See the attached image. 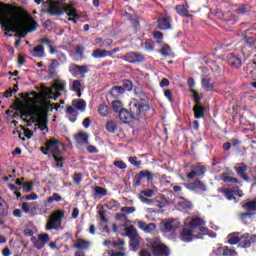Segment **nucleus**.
Wrapping results in <instances>:
<instances>
[{
    "mask_svg": "<svg viewBox=\"0 0 256 256\" xmlns=\"http://www.w3.org/2000/svg\"><path fill=\"white\" fill-rule=\"evenodd\" d=\"M14 13L25 15L26 11L21 7H15L11 4L0 2V23L2 30L19 33V27L15 24V17H13Z\"/></svg>",
    "mask_w": 256,
    "mask_h": 256,
    "instance_id": "f257e3e1",
    "label": "nucleus"
},
{
    "mask_svg": "<svg viewBox=\"0 0 256 256\" xmlns=\"http://www.w3.org/2000/svg\"><path fill=\"white\" fill-rule=\"evenodd\" d=\"M134 95L130 102L133 113H147L151 110V104H149V96L143 91L142 88H134Z\"/></svg>",
    "mask_w": 256,
    "mask_h": 256,
    "instance_id": "f03ea898",
    "label": "nucleus"
},
{
    "mask_svg": "<svg viewBox=\"0 0 256 256\" xmlns=\"http://www.w3.org/2000/svg\"><path fill=\"white\" fill-rule=\"evenodd\" d=\"M47 149H51V155L56 161V167L62 168L65 161V157L61 156L63 155V151L59 149V140L57 138H52L50 140H47Z\"/></svg>",
    "mask_w": 256,
    "mask_h": 256,
    "instance_id": "7ed1b4c3",
    "label": "nucleus"
},
{
    "mask_svg": "<svg viewBox=\"0 0 256 256\" xmlns=\"http://www.w3.org/2000/svg\"><path fill=\"white\" fill-rule=\"evenodd\" d=\"M242 209L246 212L238 214V217L244 225H247V219H253L256 211V198L254 200L242 203Z\"/></svg>",
    "mask_w": 256,
    "mask_h": 256,
    "instance_id": "20e7f679",
    "label": "nucleus"
},
{
    "mask_svg": "<svg viewBox=\"0 0 256 256\" xmlns=\"http://www.w3.org/2000/svg\"><path fill=\"white\" fill-rule=\"evenodd\" d=\"M42 13H49L51 17H61L63 8L59 6V2L48 0L42 3Z\"/></svg>",
    "mask_w": 256,
    "mask_h": 256,
    "instance_id": "39448f33",
    "label": "nucleus"
},
{
    "mask_svg": "<svg viewBox=\"0 0 256 256\" xmlns=\"http://www.w3.org/2000/svg\"><path fill=\"white\" fill-rule=\"evenodd\" d=\"M68 70L69 73H71L72 77H75L76 79H85V75L89 73V65H78L75 63H71Z\"/></svg>",
    "mask_w": 256,
    "mask_h": 256,
    "instance_id": "423d86ee",
    "label": "nucleus"
},
{
    "mask_svg": "<svg viewBox=\"0 0 256 256\" xmlns=\"http://www.w3.org/2000/svg\"><path fill=\"white\" fill-rule=\"evenodd\" d=\"M129 107H130V111L123 108L119 112V119H120V121H122V123H129V121H131V119H135L136 121H139V118L143 117V115H145L144 112L134 113L131 103L129 104Z\"/></svg>",
    "mask_w": 256,
    "mask_h": 256,
    "instance_id": "0eeeda50",
    "label": "nucleus"
},
{
    "mask_svg": "<svg viewBox=\"0 0 256 256\" xmlns=\"http://www.w3.org/2000/svg\"><path fill=\"white\" fill-rule=\"evenodd\" d=\"M63 217H65V211L56 210L47 222L46 230L52 231V229H57V225H61L63 222Z\"/></svg>",
    "mask_w": 256,
    "mask_h": 256,
    "instance_id": "6e6552de",
    "label": "nucleus"
},
{
    "mask_svg": "<svg viewBox=\"0 0 256 256\" xmlns=\"http://www.w3.org/2000/svg\"><path fill=\"white\" fill-rule=\"evenodd\" d=\"M218 193H222L228 201L235 200V195L236 197H243V195H245L239 186H234L233 188H220L218 189Z\"/></svg>",
    "mask_w": 256,
    "mask_h": 256,
    "instance_id": "1a4fd4ad",
    "label": "nucleus"
},
{
    "mask_svg": "<svg viewBox=\"0 0 256 256\" xmlns=\"http://www.w3.org/2000/svg\"><path fill=\"white\" fill-rule=\"evenodd\" d=\"M207 173V166L203 163H197L190 166V172L186 175L187 179H195V177H203Z\"/></svg>",
    "mask_w": 256,
    "mask_h": 256,
    "instance_id": "9d476101",
    "label": "nucleus"
},
{
    "mask_svg": "<svg viewBox=\"0 0 256 256\" xmlns=\"http://www.w3.org/2000/svg\"><path fill=\"white\" fill-rule=\"evenodd\" d=\"M151 251L153 256H169L171 252L169 248L161 241H154L151 243Z\"/></svg>",
    "mask_w": 256,
    "mask_h": 256,
    "instance_id": "9b49d317",
    "label": "nucleus"
},
{
    "mask_svg": "<svg viewBox=\"0 0 256 256\" xmlns=\"http://www.w3.org/2000/svg\"><path fill=\"white\" fill-rule=\"evenodd\" d=\"M143 179H147V181H153V173H151L149 170L140 171L133 178V187H139V185L143 183Z\"/></svg>",
    "mask_w": 256,
    "mask_h": 256,
    "instance_id": "f8f14e48",
    "label": "nucleus"
},
{
    "mask_svg": "<svg viewBox=\"0 0 256 256\" xmlns=\"http://www.w3.org/2000/svg\"><path fill=\"white\" fill-rule=\"evenodd\" d=\"M184 186L186 187V189H188V191H195V193H205V191H207V186L205 185V182L196 179L193 182L190 183H186L184 184Z\"/></svg>",
    "mask_w": 256,
    "mask_h": 256,
    "instance_id": "ddd939ff",
    "label": "nucleus"
},
{
    "mask_svg": "<svg viewBox=\"0 0 256 256\" xmlns=\"http://www.w3.org/2000/svg\"><path fill=\"white\" fill-rule=\"evenodd\" d=\"M256 243V234L244 233L240 236V247L243 249H248Z\"/></svg>",
    "mask_w": 256,
    "mask_h": 256,
    "instance_id": "4468645a",
    "label": "nucleus"
},
{
    "mask_svg": "<svg viewBox=\"0 0 256 256\" xmlns=\"http://www.w3.org/2000/svg\"><path fill=\"white\" fill-rule=\"evenodd\" d=\"M247 169V164L244 162L236 163V165L234 166L235 173L240 177V179H243V181L251 180L249 174H247Z\"/></svg>",
    "mask_w": 256,
    "mask_h": 256,
    "instance_id": "2eb2a0df",
    "label": "nucleus"
},
{
    "mask_svg": "<svg viewBox=\"0 0 256 256\" xmlns=\"http://www.w3.org/2000/svg\"><path fill=\"white\" fill-rule=\"evenodd\" d=\"M122 59L127 63H143L145 56L139 52H128L126 55L122 56Z\"/></svg>",
    "mask_w": 256,
    "mask_h": 256,
    "instance_id": "dca6fc26",
    "label": "nucleus"
},
{
    "mask_svg": "<svg viewBox=\"0 0 256 256\" xmlns=\"http://www.w3.org/2000/svg\"><path fill=\"white\" fill-rule=\"evenodd\" d=\"M181 223L179 221L172 219L169 221H166L162 224L161 232L162 233H175V231L178 230Z\"/></svg>",
    "mask_w": 256,
    "mask_h": 256,
    "instance_id": "f3484780",
    "label": "nucleus"
},
{
    "mask_svg": "<svg viewBox=\"0 0 256 256\" xmlns=\"http://www.w3.org/2000/svg\"><path fill=\"white\" fill-rule=\"evenodd\" d=\"M191 227L194 229V233H197V231H199L200 233L207 235V232L209 231V229L205 227V220L201 218L192 219Z\"/></svg>",
    "mask_w": 256,
    "mask_h": 256,
    "instance_id": "a211bd4d",
    "label": "nucleus"
},
{
    "mask_svg": "<svg viewBox=\"0 0 256 256\" xmlns=\"http://www.w3.org/2000/svg\"><path fill=\"white\" fill-rule=\"evenodd\" d=\"M193 233H195V230L191 226L190 222L189 226L184 227L180 233L181 241H183L184 243H189L193 241Z\"/></svg>",
    "mask_w": 256,
    "mask_h": 256,
    "instance_id": "6ab92c4d",
    "label": "nucleus"
},
{
    "mask_svg": "<svg viewBox=\"0 0 256 256\" xmlns=\"http://www.w3.org/2000/svg\"><path fill=\"white\" fill-rule=\"evenodd\" d=\"M215 256H237V251L230 249L229 246H220L213 250Z\"/></svg>",
    "mask_w": 256,
    "mask_h": 256,
    "instance_id": "aec40b11",
    "label": "nucleus"
},
{
    "mask_svg": "<svg viewBox=\"0 0 256 256\" xmlns=\"http://www.w3.org/2000/svg\"><path fill=\"white\" fill-rule=\"evenodd\" d=\"M171 21V16L161 15L158 18V29H160V31H167L168 29H171Z\"/></svg>",
    "mask_w": 256,
    "mask_h": 256,
    "instance_id": "412c9836",
    "label": "nucleus"
},
{
    "mask_svg": "<svg viewBox=\"0 0 256 256\" xmlns=\"http://www.w3.org/2000/svg\"><path fill=\"white\" fill-rule=\"evenodd\" d=\"M71 58L76 61H83L85 59V47L84 46H76L74 52L71 54Z\"/></svg>",
    "mask_w": 256,
    "mask_h": 256,
    "instance_id": "4be33fe9",
    "label": "nucleus"
},
{
    "mask_svg": "<svg viewBox=\"0 0 256 256\" xmlns=\"http://www.w3.org/2000/svg\"><path fill=\"white\" fill-rule=\"evenodd\" d=\"M37 29V22L32 21L28 28H25L23 32L16 33L14 37H18L19 39H25L27 37V33H33Z\"/></svg>",
    "mask_w": 256,
    "mask_h": 256,
    "instance_id": "5701e85b",
    "label": "nucleus"
},
{
    "mask_svg": "<svg viewBox=\"0 0 256 256\" xmlns=\"http://www.w3.org/2000/svg\"><path fill=\"white\" fill-rule=\"evenodd\" d=\"M38 124H42L44 127L41 128V131H47L49 132V118L47 116V112H42L39 114V117L37 119Z\"/></svg>",
    "mask_w": 256,
    "mask_h": 256,
    "instance_id": "b1692460",
    "label": "nucleus"
},
{
    "mask_svg": "<svg viewBox=\"0 0 256 256\" xmlns=\"http://www.w3.org/2000/svg\"><path fill=\"white\" fill-rule=\"evenodd\" d=\"M229 65L230 67H233L234 69H240L243 65V61L241 58L235 56V54L231 53L229 54Z\"/></svg>",
    "mask_w": 256,
    "mask_h": 256,
    "instance_id": "393cba45",
    "label": "nucleus"
},
{
    "mask_svg": "<svg viewBox=\"0 0 256 256\" xmlns=\"http://www.w3.org/2000/svg\"><path fill=\"white\" fill-rule=\"evenodd\" d=\"M193 113L195 119L205 118V106L201 104H195L193 107Z\"/></svg>",
    "mask_w": 256,
    "mask_h": 256,
    "instance_id": "a878e982",
    "label": "nucleus"
},
{
    "mask_svg": "<svg viewBox=\"0 0 256 256\" xmlns=\"http://www.w3.org/2000/svg\"><path fill=\"white\" fill-rule=\"evenodd\" d=\"M74 139L78 145H89V135H87L85 132L76 134Z\"/></svg>",
    "mask_w": 256,
    "mask_h": 256,
    "instance_id": "bb28decb",
    "label": "nucleus"
},
{
    "mask_svg": "<svg viewBox=\"0 0 256 256\" xmlns=\"http://www.w3.org/2000/svg\"><path fill=\"white\" fill-rule=\"evenodd\" d=\"M66 115H68V119L71 123H75V121H77V117H79V112H77L73 106H68L66 108Z\"/></svg>",
    "mask_w": 256,
    "mask_h": 256,
    "instance_id": "cd10ccee",
    "label": "nucleus"
},
{
    "mask_svg": "<svg viewBox=\"0 0 256 256\" xmlns=\"http://www.w3.org/2000/svg\"><path fill=\"white\" fill-rule=\"evenodd\" d=\"M109 94L113 99H120L122 95H125V92L121 86H113L110 89Z\"/></svg>",
    "mask_w": 256,
    "mask_h": 256,
    "instance_id": "c85d7f7f",
    "label": "nucleus"
},
{
    "mask_svg": "<svg viewBox=\"0 0 256 256\" xmlns=\"http://www.w3.org/2000/svg\"><path fill=\"white\" fill-rule=\"evenodd\" d=\"M89 247H91V242L84 239H78L74 244V248L79 249L80 251H87Z\"/></svg>",
    "mask_w": 256,
    "mask_h": 256,
    "instance_id": "c756f323",
    "label": "nucleus"
},
{
    "mask_svg": "<svg viewBox=\"0 0 256 256\" xmlns=\"http://www.w3.org/2000/svg\"><path fill=\"white\" fill-rule=\"evenodd\" d=\"M72 107L78 111H85L87 109V102L83 99H75L72 101Z\"/></svg>",
    "mask_w": 256,
    "mask_h": 256,
    "instance_id": "7c9ffc66",
    "label": "nucleus"
},
{
    "mask_svg": "<svg viewBox=\"0 0 256 256\" xmlns=\"http://www.w3.org/2000/svg\"><path fill=\"white\" fill-rule=\"evenodd\" d=\"M141 237H139V235H135L132 236L130 238V247L132 249V251H138L139 250V247H141Z\"/></svg>",
    "mask_w": 256,
    "mask_h": 256,
    "instance_id": "2f4dec72",
    "label": "nucleus"
},
{
    "mask_svg": "<svg viewBox=\"0 0 256 256\" xmlns=\"http://www.w3.org/2000/svg\"><path fill=\"white\" fill-rule=\"evenodd\" d=\"M221 180L223 183H230L231 185H239L240 181L238 178L229 176V173H223L221 175Z\"/></svg>",
    "mask_w": 256,
    "mask_h": 256,
    "instance_id": "473e14b6",
    "label": "nucleus"
},
{
    "mask_svg": "<svg viewBox=\"0 0 256 256\" xmlns=\"http://www.w3.org/2000/svg\"><path fill=\"white\" fill-rule=\"evenodd\" d=\"M93 59H105V57H109L108 51L105 49L97 48L92 52Z\"/></svg>",
    "mask_w": 256,
    "mask_h": 256,
    "instance_id": "72a5a7b5",
    "label": "nucleus"
},
{
    "mask_svg": "<svg viewBox=\"0 0 256 256\" xmlns=\"http://www.w3.org/2000/svg\"><path fill=\"white\" fill-rule=\"evenodd\" d=\"M9 215V205L0 196V219Z\"/></svg>",
    "mask_w": 256,
    "mask_h": 256,
    "instance_id": "f704fd0d",
    "label": "nucleus"
},
{
    "mask_svg": "<svg viewBox=\"0 0 256 256\" xmlns=\"http://www.w3.org/2000/svg\"><path fill=\"white\" fill-rule=\"evenodd\" d=\"M240 233L239 232H233L230 233L227 237L228 239V244L229 245H237L238 243L240 244L241 242V237H239Z\"/></svg>",
    "mask_w": 256,
    "mask_h": 256,
    "instance_id": "c9c22d12",
    "label": "nucleus"
},
{
    "mask_svg": "<svg viewBox=\"0 0 256 256\" xmlns=\"http://www.w3.org/2000/svg\"><path fill=\"white\" fill-rule=\"evenodd\" d=\"M66 86H67V82L56 80L52 85V89H54V91H57L58 93L59 91H64V93H67V90L65 89Z\"/></svg>",
    "mask_w": 256,
    "mask_h": 256,
    "instance_id": "e433bc0d",
    "label": "nucleus"
},
{
    "mask_svg": "<svg viewBox=\"0 0 256 256\" xmlns=\"http://www.w3.org/2000/svg\"><path fill=\"white\" fill-rule=\"evenodd\" d=\"M20 113H21L20 119H23V117H33V115H39V110H35L27 107L24 111Z\"/></svg>",
    "mask_w": 256,
    "mask_h": 256,
    "instance_id": "4c0bfd02",
    "label": "nucleus"
},
{
    "mask_svg": "<svg viewBox=\"0 0 256 256\" xmlns=\"http://www.w3.org/2000/svg\"><path fill=\"white\" fill-rule=\"evenodd\" d=\"M40 95H41L42 99H44V101L51 100L52 95H54L53 88L46 87L45 90L40 92Z\"/></svg>",
    "mask_w": 256,
    "mask_h": 256,
    "instance_id": "58836bf2",
    "label": "nucleus"
},
{
    "mask_svg": "<svg viewBox=\"0 0 256 256\" xmlns=\"http://www.w3.org/2000/svg\"><path fill=\"white\" fill-rule=\"evenodd\" d=\"M98 113L101 117H107L111 113V108L107 104H100L98 107Z\"/></svg>",
    "mask_w": 256,
    "mask_h": 256,
    "instance_id": "ea45409f",
    "label": "nucleus"
},
{
    "mask_svg": "<svg viewBox=\"0 0 256 256\" xmlns=\"http://www.w3.org/2000/svg\"><path fill=\"white\" fill-rule=\"evenodd\" d=\"M40 43H43L44 45H47V47H49L51 55H55V53H57V48L53 47V41H51L50 39L42 38L40 39Z\"/></svg>",
    "mask_w": 256,
    "mask_h": 256,
    "instance_id": "a19ab883",
    "label": "nucleus"
},
{
    "mask_svg": "<svg viewBox=\"0 0 256 256\" xmlns=\"http://www.w3.org/2000/svg\"><path fill=\"white\" fill-rule=\"evenodd\" d=\"M10 108H12L14 111L22 112L25 111V109H27V106L23 105L21 103V100L17 98L14 104L10 106Z\"/></svg>",
    "mask_w": 256,
    "mask_h": 256,
    "instance_id": "79ce46f5",
    "label": "nucleus"
},
{
    "mask_svg": "<svg viewBox=\"0 0 256 256\" xmlns=\"http://www.w3.org/2000/svg\"><path fill=\"white\" fill-rule=\"evenodd\" d=\"M189 91L192 93L191 97L195 105L201 104V99L203 98V96L199 94V91H197L196 89H190Z\"/></svg>",
    "mask_w": 256,
    "mask_h": 256,
    "instance_id": "37998d69",
    "label": "nucleus"
},
{
    "mask_svg": "<svg viewBox=\"0 0 256 256\" xmlns=\"http://www.w3.org/2000/svg\"><path fill=\"white\" fill-rule=\"evenodd\" d=\"M202 87L205 91H213V84H211V78L204 77L202 78Z\"/></svg>",
    "mask_w": 256,
    "mask_h": 256,
    "instance_id": "c03bdc74",
    "label": "nucleus"
},
{
    "mask_svg": "<svg viewBox=\"0 0 256 256\" xmlns=\"http://www.w3.org/2000/svg\"><path fill=\"white\" fill-rule=\"evenodd\" d=\"M120 87L123 88L124 93L126 91H133V82L129 79H125Z\"/></svg>",
    "mask_w": 256,
    "mask_h": 256,
    "instance_id": "a18cd8bd",
    "label": "nucleus"
},
{
    "mask_svg": "<svg viewBox=\"0 0 256 256\" xmlns=\"http://www.w3.org/2000/svg\"><path fill=\"white\" fill-rule=\"evenodd\" d=\"M107 195V189L101 187V186H96L94 188V196L95 197H105Z\"/></svg>",
    "mask_w": 256,
    "mask_h": 256,
    "instance_id": "49530a36",
    "label": "nucleus"
},
{
    "mask_svg": "<svg viewBox=\"0 0 256 256\" xmlns=\"http://www.w3.org/2000/svg\"><path fill=\"white\" fill-rule=\"evenodd\" d=\"M37 53H45V47H43V45H38L30 51V55H32V57H39V54Z\"/></svg>",
    "mask_w": 256,
    "mask_h": 256,
    "instance_id": "de8ad7c7",
    "label": "nucleus"
},
{
    "mask_svg": "<svg viewBox=\"0 0 256 256\" xmlns=\"http://www.w3.org/2000/svg\"><path fill=\"white\" fill-rule=\"evenodd\" d=\"M175 9L182 17H189V10L184 5H177Z\"/></svg>",
    "mask_w": 256,
    "mask_h": 256,
    "instance_id": "09e8293b",
    "label": "nucleus"
},
{
    "mask_svg": "<svg viewBox=\"0 0 256 256\" xmlns=\"http://www.w3.org/2000/svg\"><path fill=\"white\" fill-rule=\"evenodd\" d=\"M142 47H144L146 51H153L155 49V42L151 39L145 40V42L142 43Z\"/></svg>",
    "mask_w": 256,
    "mask_h": 256,
    "instance_id": "8fccbe9b",
    "label": "nucleus"
},
{
    "mask_svg": "<svg viewBox=\"0 0 256 256\" xmlns=\"http://www.w3.org/2000/svg\"><path fill=\"white\" fill-rule=\"evenodd\" d=\"M112 109H113L114 113H120L121 109H123V103L120 100L113 101Z\"/></svg>",
    "mask_w": 256,
    "mask_h": 256,
    "instance_id": "3c124183",
    "label": "nucleus"
},
{
    "mask_svg": "<svg viewBox=\"0 0 256 256\" xmlns=\"http://www.w3.org/2000/svg\"><path fill=\"white\" fill-rule=\"evenodd\" d=\"M53 201L59 203V201H63V197H61L59 193H53L52 196L47 199V204L51 205Z\"/></svg>",
    "mask_w": 256,
    "mask_h": 256,
    "instance_id": "603ef678",
    "label": "nucleus"
},
{
    "mask_svg": "<svg viewBox=\"0 0 256 256\" xmlns=\"http://www.w3.org/2000/svg\"><path fill=\"white\" fill-rule=\"evenodd\" d=\"M106 130L108 133H115L117 131V124L114 121H108L106 123Z\"/></svg>",
    "mask_w": 256,
    "mask_h": 256,
    "instance_id": "864d4df0",
    "label": "nucleus"
},
{
    "mask_svg": "<svg viewBox=\"0 0 256 256\" xmlns=\"http://www.w3.org/2000/svg\"><path fill=\"white\" fill-rule=\"evenodd\" d=\"M180 199H182L183 201L179 203L180 207H182V209H193V203H191V201L189 200H185L184 197H180Z\"/></svg>",
    "mask_w": 256,
    "mask_h": 256,
    "instance_id": "5fc2aeb1",
    "label": "nucleus"
},
{
    "mask_svg": "<svg viewBox=\"0 0 256 256\" xmlns=\"http://www.w3.org/2000/svg\"><path fill=\"white\" fill-rule=\"evenodd\" d=\"M171 52V46H169L168 44H165L160 50L159 53L161 55H163V57H169Z\"/></svg>",
    "mask_w": 256,
    "mask_h": 256,
    "instance_id": "6e6d98bb",
    "label": "nucleus"
},
{
    "mask_svg": "<svg viewBox=\"0 0 256 256\" xmlns=\"http://www.w3.org/2000/svg\"><path fill=\"white\" fill-rule=\"evenodd\" d=\"M70 91H74V93L76 91H81V80H74L70 87Z\"/></svg>",
    "mask_w": 256,
    "mask_h": 256,
    "instance_id": "4d7b16f0",
    "label": "nucleus"
},
{
    "mask_svg": "<svg viewBox=\"0 0 256 256\" xmlns=\"http://www.w3.org/2000/svg\"><path fill=\"white\" fill-rule=\"evenodd\" d=\"M119 207H121V203H119V201L116 200H111L107 204V208L110 210L119 209Z\"/></svg>",
    "mask_w": 256,
    "mask_h": 256,
    "instance_id": "13d9d810",
    "label": "nucleus"
},
{
    "mask_svg": "<svg viewBox=\"0 0 256 256\" xmlns=\"http://www.w3.org/2000/svg\"><path fill=\"white\" fill-rule=\"evenodd\" d=\"M23 191L24 193H31V191H33V181L31 182H24V184L22 185Z\"/></svg>",
    "mask_w": 256,
    "mask_h": 256,
    "instance_id": "bf43d9fd",
    "label": "nucleus"
},
{
    "mask_svg": "<svg viewBox=\"0 0 256 256\" xmlns=\"http://www.w3.org/2000/svg\"><path fill=\"white\" fill-rule=\"evenodd\" d=\"M55 53H56V57L60 63H65L67 61V56L65 55V53L58 51V50H56Z\"/></svg>",
    "mask_w": 256,
    "mask_h": 256,
    "instance_id": "052dcab7",
    "label": "nucleus"
},
{
    "mask_svg": "<svg viewBox=\"0 0 256 256\" xmlns=\"http://www.w3.org/2000/svg\"><path fill=\"white\" fill-rule=\"evenodd\" d=\"M33 205H35V203H31V204L29 205V203L23 202V203H22V211H23L24 213H31V209H33Z\"/></svg>",
    "mask_w": 256,
    "mask_h": 256,
    "instance_id": "680f3d73",
    "label": "nucleus"
},
{
    "mask_svg": "<svg viewBox=\"0 0 256 256\" xmlns=\"http://www.w3.org/2000/svg\"><path fill=\"white\" fill-rule=\"evenodd\" d=\"M134 235H139V234H137V230H135V227L129 226L128 228H126V236L127 237H130V239H131Z\"/></svg>",
    "mask_w": 256,
    "mask_h": 256,
    "instance_id": "e2e57ef3",
    "label": "nucleus"
},
{
    "mask_svg": "<svg viewBox=\"0 0 256 256\" xmlns=\"http://www.w3.org/2000/svg\"><path fill=\"white\" fill-rule=\"evenodd\" d=\"M129 163L134 165V167H141V160H137V156H131L128 158Z\"/></svg>",
    "mask_w": 256,
    "mask_h": 256,
    "instance_id": "0e129e2a",
    "label": "nucleus"
},
{
    "mask_svg": "<svg viewBox=\"0 0 256 256\" xmlns=\"http://www.w3.org/2000/svg\"><path fill=\"white\" fill-rule=\"evenodd\" d=\"M114 167H117L118 169H127V164L123 162V160H115L113 163Z\"/></svg>",
    "mask_w": 256,
    "mask_h": 256,
    "instance_id": "69168bd1",
    "label": "nucleus"
},
{
    "mask_svg": "<svg viewBox=\"0 0 256 256\" xmlns=\"http://www.w3.org/2000/svg\"><path fill=\"white\" fill-rule=\"evenodd\" d=\"M33 244L35 249L41 250L43 247H45V244L40 241L39 239L37 240L36 238H32Z\"/></svg>",
    "mask_w": 256,
    "mask_h": 256,
    "instance_id": "338daca9",
    "label": "nucleus"
},
{
    "mask_svg": "<svg viewBox=\"0 0 256 256\" xmlns=\"http://www.w3.org/2000/svg\"><path fill=\"white\" fill-rule=\"evenodd\" d=\"M38 239L44 244L47 245L49 243V234L43 233L38 236Z\"/></svg>",
    "mask_w": 256,
    "mask_h": 256,
    "instance_id": "774afa93",
    "label": "nucleus"
}]
</instances>
